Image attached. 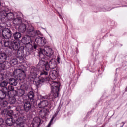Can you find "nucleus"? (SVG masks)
Masks as SVG:
<instances>
[{"mask_svg": "<svg viewBox=\"0 0 127 127\" xmlns=\"http://www.w3.org/2000/svg\"><path fill=\"white\" fill-rule=\"evenodd\" d=\"M30 75L32 76V79L36 78L37 75H39V80L36 82L37 86H39L44 82L50 80V78L47 76H48V72L44 70L40 71L37 68H32L30 70Z\"/></svg>", "mask_w": 127, "mask_h": 127, "instance_id": "nucleus-1", "label": "nucleus"}, {"mask_svg": "<svg viewBox=\"0 0 127 127\" xmlns=\"http://www.w3.org/2000/svg\"><path fill=\"white\" fill-rule=\"evenodd\" d=\"M22 110L20 111V113L16 115V118L13 120L12 118H8L6 120V123L8 126H12L14 124H17L18 127H25V121L26 120V116L21 114L20 112Z\"/></svg>", "mask_w": 127, "mask_h": 127, "instance_id": "nucleus-2", "label": "nucleus"}, {"mask_svg": "<svg viewBox=\"0 0 127 127\" xmlns=\"http://www.w3.org/2000/svg\"><path fill=\"white\" fill-rule=\"evenodd\" d=\"M51 85L52 92L49 96H43V99H51L53 100L55 98H57L59 95V90L60 88V83L59 82L55 81L54 80L49 82Z\"/></svg>", "mask_w": 127, "mask_h": 127, "instance_id": "nucleus-3", "label": "nucleus"}, {"mask_svg": "<svg viewBox=\"0 0 127 127\" xmlns=\"http://www.w3.org/2000/svg\"><path fill=\"white\" fill-rule=\"evenodd\" d=\"M53 54V51L52 48H47L45 49H40L39 53V57L40 61H45L46 59L52 58Z\"/></svg>", "mask_w": 127, "mask_h": 127, "instance_id": "nucleus-4", "label": "nucleus"}, {"mask_svg": "<svg viewBox=\"0 0 127 127\" xmlns=\"http://www.w3.org/2000/svg\"><path fill=\"white\" fill-rule=\"evenodd\" d=\"M14 19V14L9 11L3 10L0 11V20L2 22H6L7 20H13Z\"/></svg>", "mask_w": 127, "mask_h": 127, "instance_id": "nucleus-5", "label": "nucleus"}, {"mask_svg": "<svg viewBox=\"0 0 127 127\" xmlns=\"http://www.w3.org/2000/svg\"><path fill=\"white\" fill-rule=\"evenodd\" d=\"M45 61H40V62H43L44 64L45 71L48 73L50 69H55L57 65L55 63V60L51 58L45 60Z\"/></svg>", "mask_w": 127, "mask_h": 127, "instance_id": "nucleus-6", "label": "nucleus"}, {"mask_svg": "<svg viewBox=\"0 0 127 127\" xmlns=\"http://www.w3.org/2000/svg\"><path fill=\"white\" fill-rule=\"evenodd\" d=\"M22 65H19L17 69H15L13 72L14 77H17L18 80H23L25 79V72L23 70Z\"/></svg>", "mask_w": 127, "mask_h": 127, "instance_id": "nucleus-7", "label": "nucleus"}, {"mask_svg": "<svg viewBox=\"0 0 127 127\" xmlns=\"http://www.w3.org/2000/svg\"><path fill=\"white\" fill-rule=\"evenodd\" d=\"M7 59V55L5 53L0 52V72L3 71L5 68V64H3L4 62H6Z\"/></svg>", "mask_w": 127, "mask_h": 127, "instance_id": "nucleus-8", "label": "nucleus"}, {"mask_svg": "<svg viewBox=\"0 0 127 127\" xmlns=\"http://www.w3.org/2000/svg\"><path fill=\"white\" fill-rule=\"evenodd\" d=\"M31 42V36H25V37H23L22 39V43H23V44H28L26 47H30V50L32 48V45L29 44Z\"/></svg>", "mask_w": 127, "mask_h": 127, "instance_id": "nucleus-9", "label": "nucleus"}, {"mask_svg": "<svg viewBox=\"0 0 127 127\" xmlns=\"http://www.w3.org/2000/svg\"><path fill=\"white\" fill-rule=\"evenodd\" d=\"M28 35L31 37H34L36 35V32L34 31V28L31 25H28L26 31Z\"/></svg>", "mask_w": 127, "mask_h": 127, "instance_id": "nucleus-10", "label": "nucleus"}, {"mask_svg": "<svg viewBox=\"0 0 127 127\" xmlns=\"http://www.w3.org/2000/svg\"><path fill=\"white\" fill-rule=\"evenodd\" d=\"M2 33L3 37L6 39H8L11 37V31L8 28L3 29V27H2Z\"/></svg>", "mask_w": 127, "mask_h": 127, "instance_id": "nucleus-11", "label": "nucleus"}, {"mask_svg": "<svg viewBox=\"0 0 127 127\" xmlns=\"http://www.w3.org/2000/svg\"><path fill=\"white\" fill-rule=\"evenodd\" d=\"M35 41L39 46H44L46 44L45 38L38 37L36 38Z\"/></svg>", "mask_w": 127, "mask_h": 127, "instance_id": "nucleus-12", "label": "nucleus"}, {"mask_svg": "<svg viewBox=\"0 0 127 127\" xmlns=\"http://www.w3.org/2000/svg\"><path fill=\"white\" fill-rule=\"evenodd\" d=\"M20 48V44L19 43L17 42L16 41L12 42L11 45L10 46V49L17 51V50H19Z\"/></svg>", "mask_w": 127, "mask_h": 127, "instance_id": "nucleus-13", "label": "nucleus"}, {"mask_svg": "<svg viewBox=\"0 0 127 127\" xmlns=\"http://www.w3.org/2000/svg\"><path fill=\"white\" fill-rule=\"evenodd\" d=\"M31 109V102L30 100H26L24 102V110L25 112H29Z\"/></svg>", "mask_w": 127, "mask_h": 127, "instance_id": "nucleus-14", "label": "nucleus"}, {"mask_svg": "<svg viewBox=\"0 0 127 127\" xmlns=\"http://www.w3.org/2000/svg\"><path fill=\"white\" fill-rule=\"evenodd\" d=\"M59 72L57 70H52L50 72L49 76L51 79L55 80L58 77Z\"/></svg>", "mask_w": 127, "mask_h": 127, "instance_id": "nucleus-15", "label": "nucleus"}, {"mask_svg": "<svg viewBox=\"0 0 127 127\" xmlns=\"http://www.w3.org/2000/svg\"><path fill=\"white\" fill-rule=\"evenodd\" d=\"M40 118L38 117H35L32 121V126L33 127H38L40 125Z\"/></svg>", "mask_w": 127, "mask_h": 127, "instance_id": "nucleus-16", "label": "nucleus"}, {"mask_svg": "<svg viewBox=\"0 0 127 127\" xmlns=\"http://www.w3.org/2000/svg\"><path fill=\"white\" fill-rule=\"evenodd\" d=\"M27 26H28V25H26L22 22L19 26V31H20V32H22V33L25 32L27 29Z\"/></svg>", "mask_w": 127, "mask_h": 127, "instance_id": "nucleus-17", "label": "nucleus"}, {"mask_svg": "<svg viewBox=\"0 0 127 127\" xmlns=\"http://www.w3.org/2000/svg\"><path fill=\"white\" fill-rule=\"evenodd\" d=\"M48 106V101L47 100H43L41 101L38 104V106L39 109H44V108H46Z\"/></svg>", "mask_w": 127, "mask_h": 127, "instance_id": "nucleus-18", "label": "nucleus"}, {"mask_svg": "<svg viewBox=\"0 0 127 127\" xmlns=\"http://www.w3.org/2000/svg\"><path fill=\"white\" fill-rule=\"evenodd\" d=\"M13 23L15 25H19V24L20 25L21 23H22V19L17 16L16 18L13 19Z\"/></svg>", "mask_w": 127, "mask_h": 127, "instance_id": "nucleus-19", "label": "nucleus"}, {"mask_svg": "<svg viewBox=\"0 0 127 127\" xmlns=\"http://www.w3.org/2000/svg\"><path fill=\"white\" fill-rule=\"evenodd\" d=\"M17 57L22 62H24V55L19 50L17 51Z\"/></svg>", "mask_w": 127, "mask_h": 127, "instance_id": "nucleus-20", "label": "nucleus"}, {"mask_svg": "<svg viewBox=\"0 0 127 127\" xmlns=\"http://www.w3.org/2000/svg\"><path fill=\"white\" fill-rule=\"evenodd\" d=\"M7 96V92L4 91V90H0V99L1 100H3V99H5Z\"/></svg>", "mask_w": 127, "mask_h": 127, "instance_id": "nucleus-21", "label": "nucleus"}, {"mask_svg": "<svg viewBox=\"0 0 127 127\" xmlns=\"http://www.w3.org/2000/svg\"><path fill=\"white\" fill-rule=\"evenodd\" d=\"M39 115L41 118H45V116L47 115V109H43L40 111Z\"/></svg>", "mask_w": 127, "mask_h": 127, "instance_id": "nucleus-22", "label": "nucleus"}, {"mask_svg": "<svg viewBox=\"0 0 127 127\" xmlns=\"http://www.w3.org/2000/svg\"><path fill=\"white\" fill-rule=\"evenodd\" d=\"M9 84L12 86H16L17 81L14 78H11L9 80Z\"/></svg>", "mask_w": 127, "mask_h": 127, "instance_id": "nucleus-23", "label": "nucleus"}, {"mask_svg": "<svg viewBox=\"0 0 127 127\" xmlns=\"http://www.w3.org/2000/svg\"><path fill=\"white\" fill-rule=\"evenodd\" d=\"M25 93V91H24V90L20 89L18 90L17 95L18 97H22V96L24 95Z\"/></svg>", "mask_w": 127, "mask_h": 127, "instance_id": "nucleus-24", "label": "nucleus"}, {"mask_svg": "<svg viewBox=\"0 0 127 127\" xmlns=\"http://www.w3.org/2000/svg\"><path fill=\"white\" fill-rule=\"evenodd\" d=\"M0 105L3 108H5V107H7V105H8V102L5 100H1L0 102Z\"/></svg>", "mask_w": 127, "mask_h": 127, "instance_id": "nucleus-25", "label": "nucleus"}, {"mask_svg": "<svg viewBox=\"0 0 127 127\" xmlns=\"http://www.w3.org/2000/svg\"><path fill=\"white\" fill-rule=\"evenodd\" d=\"M13 36L15 39H16V40H17V39L21 38V34L19 32H16L14 34Z\"/></svg>", "mask_w": 127, "mask_h": 127, "instance_id": "nucleus-26", "label": "nucleus"}, {"mask_svg": "<svg viewBox=\"0 0 127 127\" xmlns=\"http://www.w3.org/2000/svg\"><path fill=\"white\" fill-rule=\"evenodd\" d=\"M28 97L29 98V99H30V100H33L34 98V92H33V91H30L28 93Z\"/></svg>", "mask_w": 127, "mask_h": 127, "instance_id": "nucleus-27", "label": "nucleus"}, {"mask_svg": "<svg viewBox=\"0 0 127 127\" xmlns=\"http://www.w3.org/2000/svg\"><path fill=\"white\" fill-rule=\"evenodd\" d=\"M10 63L12 66H15V65H17V59H13L10 61Z\"/></svg>", "mask_w": 127, "mask_h": 127, "instance_id": "nucleus-28", "label": "nucleus"}, {"mask_svg": "<svg viewBox=\"0 0 127 127\" xmlns=\"http://www.w3.org/2000/svg\"><path fill=\"white\" fill-rule=\"evenodd\" d=\"M9 102L11 105H14L16 103V99H15V97L10 98L9 99Z\"/></svg>", "mask_w": 127, "mask_h": 127, "instance_id": "nucleus-29", "label": "nucleus"}, {"mask_svg": "<svg viewBox=\"0 0 127 127\" xmlns=\"http://www.w3.org/2000/svg\"><path fill=\"white\" fill-rule=\"evenodd\" d=\"M12 42L10 41H6L4 42V45L5 47H9V48H10V46L11 45V43Z\"/></svg>", "mask_w": 127, "mask_h": 127, "instance_id": "nucleus-30", "label": "nucleus"}, {"mask_svg": "<svg viewBox=\"0 0 127 127\" xmlns=\"http://www.w3.org/2000/svg\"><path fill=\"white\" fill-rule=\"evenodd\" d=\"M7 85H8V82H6V81H3L0 83V86L2 87H6V86H7Z\"/></svg>", "mask_w": 127, "mask_h": 127, "instance_id": "nucleus-31", "label": "nucleus"}, {"mask_svg": "<svg viewBox=\"0 0 127 127\" xmlns=\"http://www.w3.org/2000/svg\"><path fill=\"white\" fill-rule=\"evenodd\" d=\"M7 116H9V117L12 118V116H13V111L12 110L8 111V112L7 113Z\"/></svg>", "mask_w": 127, "mask_h": 127, "instance_id": "nucleus-32", "label": "nucleus"}, {"mask_svg": "<svg viewBox=\"0 0 127 127\" xmlns=\"http://www.w3.org/2000/svg\"><path fill=\"white\" fill-rule=\"evenodd\" d=\"M4 78H5L4 74H0V81H3L4 80Z\"/></svg>", "mask_w": 127, "mask_h": 127, "instance_id": "nucleus-33", "label": "nucleus"}, {"mask_svg": "<svg viewBox=\"0 0 127 127\" xmlns=\"http://www.w3.org/2000/svg\"><path fill=\"white\" fill-rule=\"evenodd\" d=\"M8 112V110L7 109H3L2 111V115H7V112Z\"/></svg>", "mask_w": 127, "mask_h": 127, "instance_id": "nucleus-34", "label": "nucleus"}, {"mask_svg": "<svg viewBox=\"0 0 127 127\" xmlns=\"http://www.w3.org/2000/svg\"><path fill=\"white\" fill-rule=\"evenodd\" d=\"M8 91L13 92V91H14V87L11 85L9 86H8Z\"/></svg>", "mask_w": 127, "mask_h": 127, "instance_id": "nucleus-35", "label": "nucleus"}, {"mask_svg": "<svg viewBox=\"0 0 127 127\" xmlns=\"http://www.w3.org/2000/svg\"><path fill=\"white\" fill-rule=\"evenodd\" d=\"M4 124V120L2 118H0V126H2Z\"/></svg>", "mask_w": 127, "mask_h": 127, "instance_id": "nucleus-36", "label": "nucleus"}, {"mask_svg": "<svg viewBox=\"0 0 127 127\" xmlns=\"http://www.w3.org/2000/svg\"><path fill=\"white\" fill-rule=\"evenodd\" d=\"M36 35L35 36H36V35H40V31H36Z\"/></svg>", "mask_w": 127, "mask_h": 127, "instance_id": "nucleus-37", "label": "nucleus"}, {"mask_svg": "<svg viewBox=\"0 0 127 127\" xmlns=\"http://www.w3.org/2000/svg\"><path fill=\"white\" fill-rule=\"evenodd\" d=\"M57 61L58 63H60V58H59V57H58L57 59Z\"/></svg>", "mask_w": 127, "mask_h": 127, "instance_id": "nucleus-38", "label": "nucleus"}, {"mask_svg": "<svg viewBox=\"0 0 127 127\" xmlns=\"http://www.w3.org/2000/svg\"><path fill=\"white\" fill-rule=\"evenodd\" d=\"M11 108V107H10V106H8L7 109H10Z\"/></svg>", "mask_w": 127, "mask_h": 127, "instance_id": "nucleus-39", "label": "nucleus"}, {"mask_svg": "<svg viewBox=\"0 0 127 127\" xmlns=\"http://www.w3.org/2000/svg\"><path fill=\"white\" fill-rule=\"evenodd\" d=\"M0 7H1V3H0Z\"/></svg>", "mask_w": 127, "mask_h": 127, "instance_id": "nucleus-40", "label": "nucleus"}, {"mask_svg": "<svg viewBox=\"0 0 127 127\" xmlns=\"http://www.w3.org/2000/svg\"><path fill=\"white\" fill-rule=\"evenodd\" d=\"M34 49H36V46H34Z\"/></svg>", "mask_w": 127, "mask_h": 127, "instance_id": "nucleus-41", "label": "nucleus"}, {"mask_svg": "<svg viewBox=\"0 0 127 127\" xmlns=\"http://www.w3.org/2000/svg\"><path fill=\"white\" fill-rule=\"evenodd\" d=\"M15 93H16V91H15Z\"/></svg>", "mask_w": 127, "mask_h": 127, "instance_id": "nucleus-42", "label": "nucleus"}]
</instances>
